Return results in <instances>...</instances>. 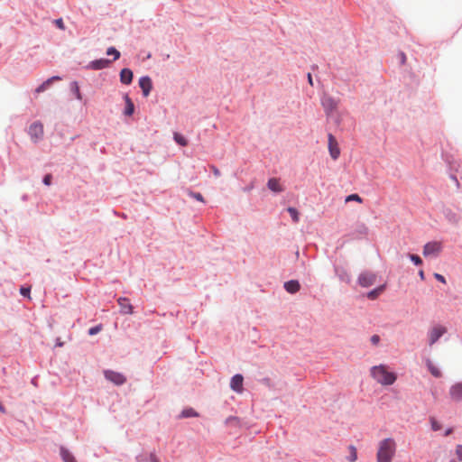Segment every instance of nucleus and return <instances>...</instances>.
<instances>
[{
  "mask_svg": "<svg viewBox=\"0 0 462 462\" xmlns=\"http://www.w3.org/2000/svg\"><path fill=\"white\" fill-rule=\"evenodd\" d=\"M139 86L142 88L143 96L148 97L152 88V79L149 77H142L139 79Z\"/></svg>",
  "mask_w": 462,
  "mask_h": 462,
  "instance_id": "nucleus-12",
  "label": "nucleus"
},
{
  "mask_svg": "<svg viewBox=\"0 0 462 462\" xmlns=\"http://www.w3.org/2000/svg\"><path fill=\"white\" fill-rule=\"evenodd\" d=\"M30 291H31V289L30 288H25V287H22L20 289V293L24 296V297H28L30 298Z\"/></svg>",
  "mask_w": 462,
  "mask_h": 462,
  "instance_id": "nucleus-34",
  "label": "nucleus"
},
{
  "mask_svg": "<svg viewBox=\"0 0 462 462\" xmlns=\"http://www.w3.org/2000/svg\"><path fill=\"white\" fill-rule=\"evenodd\" d=\"M353 200L357 201L359 203H362V201H363L362 198L357 194H351L346 198V202H349V201H353Z\"/></svg>",
  "mask_w": 462,
  "mask_h": 462,
  "instance_id": "nucleus-29",
  "label": "nucleus"
},
{
  "mask_svg": "<svg viewBox=\"0 0 462 462\" xmlns=\"http://www.w3.org/2000/svg\"><path fill=\"white\" fill-rule=\"evenodd\" d=\"M380 341V337L378 335H374L372 336L371 337V342L374 344V345H376L378 344V342Z\"/></svg>",
  "mask_w": 462,
  "mask_h": 462,
  "instance_id": "nucleus-40",
  "label": "nucleus"
},
{
  "mask_svg": "<svg viewBox=\"0 0 462 462\" xmlns=\"http://www.w3.org/2000/svg\"><path fill=\"white\" fill-rule=\"evenodd\" d=\"M401 60H402V63H404V62H405V60H406V56H405V54H404V53H402V54H401Z\"/></svg>",
  "mask_w": 462,
  "mask_h": 462,
  "instance_id": "nucleus-44",
  "label": "nucleus"
},
{
  "mask_svg": "<svg viewBox=\"0 0 462 462\" xmlns=\"http://www.w3.org/2000/svg\"><path fill=\"white\" fill-rule=\"evenodd\" d=\"M104 374H105V377L108 381L112 382L116 385H121V384L125 383L126 381V378L124 374H122L118 372H116V371L106 370L104 372Z\"/></svg>",
  "mask_w": 462,
  "mask_h": 462,
  "instance_id": "nucleus-5",
  "label": "nucleus"
},
{
  "mask_svg": "<svg viewBox=\"0 0 462 462\" xmlns=\"http://www.w3.org/2000/svg\"><path fill=\"white\" fill-rule=\"evenodd\" d=\"M287 211L291 215L293 222L297 223L299 221V212L295 208H288Z\"/></svg>",
  "mask_w": 462,
  "mask_h": 462,
  "instance_id": "nucleus-26",
  "label": "nucleus"
},
{
  "mask_svg": "<svg viewBox=\"0 0 462 462\" xmlns=\"http://www.w3.org/2000/svg\"><path fill=\"white\" fill-rule=\"evenodd\" d=\"M71 89L74 92L77 99L81 100L82 99V96H81V93L79 91V87L78 85V82L74 81V82L71 83Z\"/></svg>",
  "mask_w": 462,
  "mask_h": 462,
  "instance_id": "nucleus-25",
  "label": "nucleus"
},
{
  "mask_svg": "<svg viewBox=\"0 0 462 462\" xmlns=\"http://www.w3.org/2000/svg\"><path fill=\"white\" fill-rule=\"evenodd\" d=\"M328 140L329 154L333 160H337L340 155L337 141L332 134H328Z\"/></svg>",
  "mask_w": 462,
  "mask_h": 462,
  "instance_id": "nucleus-8",
  "label": "nucleus"
},
{
  "mask_svg": "<svg viewBox=\"0 0 462 462\" xmlns=\"http://www.w3.org/2000/svg\"><path fill=\"white\" fill-rule=\"evenodd\" d=\"M60 456L64 462H77L74 456L66 448H60Z\"/></svg>",
  "mask_w": 462,
  "mask_h": 462,
  "instance_id": "nucleus-21",
  "label": "nucleus"
},
{
  "mask_svg": "<svg viewBox=\"0 0 462 462\" xmlns=\"http://www.w3.org/2000/svg\"><path fill=\"white\" fill-rule=\"evenodd\" d=\"M117 302L120 306L121 312L124 314H132L133 313V306L130 301L126 298H119Z\"/></svg>",
  "mask_w": 462,
  "mask_h": 462,
  "instance_id": "nucleus-13",
  "label": "nucleus"
},
{
  "mask_svg": "<svg viewBox=\"0 0 462 462\" xmlns=\"http://www.w3.org/2000/svg\"><path fill=\"white\" fill-rule=\"evenodd\" d=\"M133 71L129 69H123L120 72V81L123 84L129 85L133 80Z\"/></svg>",
  "mask_w": 462,
  "mask_h": 462,
  "instance_id": "nucleus-15",
  "label": "nucleus"
},
{
  "mask_svg": "<svg viewBox=\"0 0 462 462\" xmlns=\"http://www.w3.org/2000/svg\"><path fill=\"white\" fill-rule=\"evenodd\" d=\"M125 115L132 116L134 111V105L132 102L131 98L127 95L125 96Z\"/></svg>",
  "mask_w": 462,
  "mask_h": 462,
  "instance_id": "nucleus-20",
  "label": "nucleus"
},
{
  "mask_svg": "<svg viewBox=\"0 0 462 462\" xmlns=\"http://www.w3.org/2000/svg\"><path fill=\"white\" fill-rule=\"evenodd\" d=\"M434 277H435L439 282H442V283H444V284L447 282H446L445 277H444L443 275L439 274V273H434Z\"/></svg>",
  "mask_w": 462,
  "mask_h": 462,
  "instance_id": "nucleus-38",
  "label": "nucleus"
},
{
  "mask_svg": "<svg viewBox=\"0 0 462 462\" xmlns=\"http://www.w3.org/2000/svg\"><path fill=\"white\" fill-rule=\"evenodd\" d=\"M446 332L445 327L436 326L432 328L429 332V345L432 346L435 344Z\"/></svg>",
  "mask_w": 462,
  "mask_h": 462,
  "instance_id": "nucleus-6",
  "label": "nucleus"
},
{
  "mask_svg": "<svg viewBox=\"0 0 462 462\" xmlns=\"http://www.w3.org/2000/svg\"><path fill=\"white\" fill-rule=\"evenodd\" d=\"M430 424H431V429L434 431L439 430L441 429L440 423L434 418L430 419Z\"/></svg>",
  "mask_w": 462,
  "mask_h": 462,
  "instance_id": "nucleus-30",
  "label": "nucleus"
},
{
  "mask_svg": "<svg viewBox=\"0 0 462 462\" xmlns=\"http://www.w3.org/2000/svg\"><path fill=\"white\" fill-rule=\"evenodd\" d=\"M151 462H158V459L155 455L152 454L150 456Z\"/></svg>",
  "mask_w": 462,
  "mask_h": 462,
  "instance_id": "nucleus-41",
  "label": "nucleus"
},
{
  "mask_svg": "<svg viewBox=\"0 0 462 462\" xmlns=\"http://www.w3.org/2000/svg\"><path fill=\"white\" fill-rule=\"evenodd\" d=\"M448 395L451 401L458 402L462 401V382L452 384L448 390Z\"/></svg>",
  "mask_w": 462,
  "mask_h": 462,
  "instance_id": "nucleus-7",
  "label": "nucleus"
},
{
  "mask_svg": "<svg viewBox=\"0 0 462 462\" xmlns=\"http://www.w3.org/2000/svg\"><path fill=\"white\" fill-rule=\"evenodd\" d=\"M54 23L59 29L65 30V25L61 18L56 19Z\"/></svg>",
  "mask_w": 462,
  "mask_h": 462,
  "instance_id": "nucleus-35",
  "label": "nucleus"
},
{
  "mask_svg": "<svg viewBox=\"0 0 462 462\" xmlns=\"http://www.w3.org/2000/svg\"><path fill=\"white\" fill-rule=\"evenodd\" d=\"M43 125L40 122H34L29 128V135L32 142L37 143L43 137Z\"/></svg>",
  "mask_w": 462,
  "mask_h": 462,
  "instance_id": "nucleus-3",
  "label": "nucleus"
},
{
  "mask_svg": "<svg viewBox=\"0 0 462 462\" xmlns=\"http://www.w3.org/2000/svg\"><path fill=\"white\" fill-rule=\"evenodd\" d=\"M210 169H211V171H212L213 174H214L216 177L220 176V171H219V170H218L216 166L211 165V166H210Z\"/></svg>",
  "mask_w": 462,
  "mask_h": 462,
  "instance_id": "nucleus-39",
  "label": "nucleus"
},
{
  "mask_svg": "<svg viewBox=\"0 0 462 462\" xmlns=\"http://www.w3.org/2000/svg\"><path fill=\"white\" fill-rule=\"evenodd\" d=\"M322 106L327 114H331L337 107V101L329 96H324L321 100Z\"/></svg>",
  "mask_w": 462,
  "mask_h": 462,
  "instance_id": "nucleus-10",
  "label": "nucleus"
},
{
  "mask_svg": "<svg viewBox=\"0 0 462 462\" xmlns=\"http://www.w3.org/2000/svg\"><path fill=\"white\" fill-rule=\"evenodd\" d=\"M244 377L242 374H236L231 378L230 387L233 391L241 393L243 392Z\"/></svg>",
  "mask_w": 462,
  "mask_h": 462,
  "instance_id": "nucleus-11",
  "label": "nucleus"
},
{
  "mask_svg": "<svg viewBox=\"0 0 462 462\" xmlns=\"http://www.w3.org/2000/svg\"><path fill=\"white\" fill-rule=\"evenodd\" d=\"M376 275L371 272L362 273L358 277V283L362 287H369L375 282Z\"/></svg>",
  "mask_w": 462,
  "mask_h": 462,
  "instance_id": "nucleus-9",
  "label": "nucleus"
},
{
  "mask_svg": "<svg viewBox=\"0 0 462 462\" xmlns=\"http://www.w3.org/2000/svg\"><path fill=\"white\" fill-rule=\"evenodd\" d=\"M43 183L47 186H50L51 183V174H47L44 176L43 178Z\"/></svg>",
  "mask_w": 462,
  "mask_h": 462,
  "instance_id": "nucleus-37",
  "label": "nucleus"
},
{
  "mask_svg": "<svg viewBox=\"0 0 462 462\" xmlns=\"http://www.w3.org/2000/svg\"><path fill=\"white\" fill-rule=\"evenodd\" d=\"M189 195L192 198H194L195 199H197L199 201H201V202H204V198H203V196L200 193L189 192Z\"/></svg>",
  "mask_w": 462,
  "mask_h": 462,
  "instance_id": "nucleus-33",
  "label": "nucleus"
},
{
  "mask_svg": "<svg viewBox=\"0 0 462 462\" xmlns=\"http://www.w3.org/2000/svg\"><path fill=\"white\" fill-rule=\"evenodd\" d=\"M349 456L347 457V459L349 462H356L357 459V452L356 448L354 446H349Z\"/></svg>",
  "mask_w": 462,
  "mask_h": 462,
  "instance_id": "nucleus-23",
  "label": "nucleus"
},
{
  "mask_svg": "<svg viewBox=\"0 0 462 462\" xmlns=\"http://www.w3.org/2000/svg\"><path fill=\"white\" fill-rule=\"evenodd\" d=\"M385 289V285H381L367 293L370 300H375Z\"/></svg>",
  "mask_w": 462,
  "mask_h": 462,
  "instance_id": "nucleus-22",
  "label": "nucleus"
},
{
  "mask_svg": "<svg viewBox=\"0 0 462 462\" xmlns=\"http://www.w3.org/2000/svg\"><path fill=\"white\" fill-rule=\"evenodd\" d=\"M426 365L428 367V370L430 373L436 378H439L442 376V373L440 369L433 364V362L430 359L426 360Z\"/></svg>",
  "mask_w": 462,
  "mask_h": 462,
  "instance_id": "nucleus-16",
  "label": "nucleus"
},
{
  "mask_svg": "<svg viewBox=\"0 0 462 462\" xmlns=\"http://www.w3.org/2000/svg\"><path fill=\"white\" fill-rule=\"evenodd\" d=\"M101 329H102V326L101 325H97L96 327L90 328L89 330H88V334L90 336L96 335L99 331H101Z\"/></svg>",
  "mask_w": 462,
  "mask_h": 462,
  "instance_id": "nucleus-32",
  "label": "nucleus"
},
{
  "mask_svg": "<svg viewBox=\"0 0 462 462\" xmlns=\"http://www.w3.org/2000/svg\"><path fill=\"white\" fill-rule=\"evenodd\" d=\"M452 432V429H448L446 432H445V436H448L449 434H451Z\"/></svg>",
  "mask_w": 462,
  "mask_h": 462,
  "instance_id": "nucleus-45",
  "label": "nucleus"
},
{
  "mask_svg": "<svg viewBox=\"0 0 462 462\" xmlns=\"http://www.w3.org/2000/svg\"><path fill=\"white\" fill-rule=\"evenodd\" d=\"M284 288L290 293H296L300 286L298 281L291 280L284 283Z\"/></svg>",
  "mask_w": 462,
  "mask_h": 462,
  "instance_id": "nucleus-17",
  "label": "nucleus"
},
{
  "mask_svg": "<svg viewBox=\"0 0 462 462\" xmlns=\"http://www.w3.org/2000/svg\"><path fill=\"white\" fill-rule=\"evenodd\" d=\"M419 275H420V279H421V280H424V279H425L424 272H423L422 270H420V271L419 272Z\"/></svg>",
  "mask_w": 462,
  "mask_h": 462,
  "instance_id": "nucleus-43",
  "label": "nucleus"
},
{
  "mask_svg": "<svg viewBox=\"0 0 462 462\" xmlns=\"http://www.w3.org/2000/svg\"><path fill=\"white\" fill-rule=\"evenodd\" d=\"M371 376L382 385H392L396 381V374L388 371L384 365H374L370 369Z\"/></svg>",
  "mask_w": 462,
  "mask_h": 462,
  "instance_id": "nucleus-1",
  "label": "nucleus"
},
{
  "mask_svg": "<svg viewBox=\"0 0 462 462\" xmlns=\"http://www.w3.org/2000/svg\"><path fill=\"white\" fill-rule=\"evenodd\" d=\"M198 416L197 412L193 409H186L182 411L181 417L189 418V417H196Z\"/></svg>",
  "mask_w": 462,
  "mask_h": 462,
  "instance_id": "nucleus-27",
  "label": "nucleus"
},
{
  "mask_svg": "<svg viewBox=\"0 0 462 462\" xmlns=\"http://www.w3.org/2000/svg\"><path fill=\"white\" fill-rule=\"evenodd\" d=\"M268 188L274 192H281L282 191V188L280 184V181L276 178H272L267 182Z\"/></svg>",
  "mask_w": 462,
  "mask_h": 462,
  "instance_id": "nucleus-19",
  "label": "nucleus"
},
{
  "mask_svg": "<svg viewBox=\"0 0 462 462\" xmlns=\"http://www.w3.org/2000/svg\"><path fill=\"white\" fill-rule=\"evenodd\" d=\"M442 251V244L441 242L438 241H432L427 243L423 247V255L424 256H430L434 255L437 256L440 254Z\"/></svg>",
  "mask_w": 462,
  "mask_h": 462,
  "instance_id": "nucleus-4",
  "label": "nucleus"
},
{
  "mask_svg": "<svg viewBox=\"0 0 462 462\" xmlns=\"http://www.w3.org/2000/svg\"><path fill=\"white\" fill-rule=\"evenodd\" d=\"M395 441L391 438L380 441L377 451V462H391L395 453Z\"/></svg>",
  "mask_w": 462,
  "mask_h": 462,
  "instance_id": "nucleus-2",
  "label": "nucleus"
},
{
  "mask_svg": "<svg viewBox=\"0 0 462 462\" xmlns=\"http://www.w3.org/2000/svg\"><path fill=\"white\" fill-rule=\"evenodd\" d=\"M106 54L107 55H114V60L119 59L120 57V52L115 49L114 47H109L106 51Z\"/></svg>",
  "mask_w": 462,
  "mask_h": 462,
  "instance_id": "nucleus-28",
  "label": "nucleus"
},
{
  "mask_svg": "<svg viewBox=\"0 0 462 462\" xmlns=\"http://www.w3.org/2000/svg\"><path fill=\"white\" fill-rule=\"evenodd\" d=\"M456 455L459 460H462V445L456 447Z\"/></svg>",
  "mask_w": 462,
  "mask_h": 462,
  "instance_id": "nucleus-36",
  "label": "nucleus"
},
{
  "mask_svg": "<svg viewBox=\"0 0 462 462\" xmlns=\"http://www.w3.org/2000/svg\"><path fill=\"white\" fill-rule=\"evenodd\" d=\"M308 81L311 86L313 85L312 76L310 73H308Z\"/></svg>",
  "mask_w": 462,
  "mask_h": 462,
  "instance_id": "nucleus-42",
  "label": "nucleus"
},
{
  "mask_svg": "<svg viewBox=\"0 0 462 462\" xmlns=\"http://www.w3.org/2000/svg\"><path fill=\"white\" fill-rule=\"evenodd\" d=\"M60 79H61L59 76L51 77V78L48 79L46 81H44L42 84H41L35 89V92L38 93V94L42 93V92L45 91L50 87V85L51 84L52 81H54V80H60Z\"/></svg>",
  "mask_w": 462,
  "mask_h": 462,
  "instance_id": "nucleus-18",
  "label": "nucleus"
},
{
  "mask_svg": "<svg viewBox=\"0 0 462 462\" xmlns=\"http://www.w3.org/2000/svg\"><path fill=\"white\" fill-rule=\"evenodd\" d=\"M174 140L177 143H179L180 145L181 146H186L188 145V141L187 139L181 135L179 133H174Z\"/></svg>",
  "mask_w": 462,
  "mask_h": 462,
  "instance_id": "nucleus-24",
  "label": "nucleus"
},
{
  "mask_svg": "<svg viewBox=\"0 0 462 462\" xmlns=\"http://www.w3.org/2000/svg\"><path fill=\"white\" fill-rule=\"evenodd\" d=\"M409 257L416 265H420L422 263V260L417 254H409Z\"/></svg>",
  "mask_w": 462,
  "mask_h": 462,
  "instance_id": "nucleus-31",
  "label": "nucleus"
},
{
  "mask_svg": "<svg viewBox=\"0 0 462 462\" xmlns=\"http://www.w3.org/2000/svg\"><path fill=\"white\" fill-rule=\"evenodd\" d=\"M110 62L111 61L109 60L99 59V60L91 61L88 67L89 69L97 70V69H102L108 67Z\"/></svg>",
  "mask_w": 462,
  "mask_h": 462,
  "instance_id": "nucleus-14",
  "label": "nucleus"
}]
</instances>
